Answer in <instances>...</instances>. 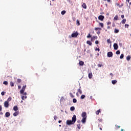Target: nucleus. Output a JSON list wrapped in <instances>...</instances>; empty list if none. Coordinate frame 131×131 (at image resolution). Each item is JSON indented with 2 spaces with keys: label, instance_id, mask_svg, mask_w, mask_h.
Returning <instances> with one entry per match:
<instances>
[{
  "label": "nucleus",
  "instance_id": "nucleus-1",
  "mask_svg": "<svg viewBox=\"0 0 131 131\" xmlns=\"http://www.w3.org/2000/svg\"><path fill=\"white\" fill-rule=\"evenodd\" d=\"M75 123H74L73 122V121L72 120H67V122H66V124L68 125H71V124H74Z\"/></svg>",
  "mask_w": 131,
  "mask_h": 131
},
{
  "label": "nucleus",
  "instance_id": "nucleus-2",
  "mask_svg": "<svg viewBox=\"0 0 131 131\" xmlns=\"http://www.w3.org/2000/svg\"><path fill=\"white\" fill-rule=\"evenodd\" d=\"M26 89V85H25L23 86L22 89L20 91V94H24L25 89Z\"/></svg>",
  "mask_w": 131,
  "mask_h": 131
},
{
  "label": "nucleus",
  "instance_id": "nucleus-3",
  "mask_svg": "<svg viewBox=\"0 0 131 131\" xmlns=\"http://www.w3.org/2000/svg\"><path fill=\"white\" fill-rule=\"evenodd\" d=\"M78 36V33L77 32L73 33L71 35L72 37H77Z\"/></svg>",
  "mask_w": 131,
  "mask_h": 131
},
{
  "label": "nucleus",
  "instance_id": "nucleus-4",
  "mask_svg": "<svg viewBox=\"0 0 131 131\" xmlns=\"http://www.w3.org/2000/svg\"><path fill=\"white\" fill-rule=\"evenodd\" d=\"M72 121H73L74 123H75V122L76 121V116L75 115H73V117L72 118Z\"/></svg>",
  "mask_w": 131,
  "mask_h": 131
},
{
  "label": "nucleus",
  "instance_id": "nucleus-5",
  "mask_svg": "<svg viewBox=\"0 0 131 131\" xmlns=\"http://www.w3.org/2000/svg\"><path fill=\"white\" fill-rule=\"evenodd\" d=\"M107 57H108V58H111V57H113V53H112V52H108L107 53Z\"/></svg>",
  "mask_w": 131,
  "mask_h": 131
},
{
  "label": "nucleus",
  "instance_id": "nucleus-6",
  "mask_svg": "<svg viewBox=\"0 0 131 131\" xmlns=\"http://www.w3.org/2000/svg\"><path fill=\"white\" fill-rule=\"evenodd\" d=\"M104 18H105V17L103 15H99L98 16V19H99L100 21H103V20H104Z\"/></svg>",
  "mask_w": 131,
  "mask_h": 131
},
{
  "label": "nucleus",
  "instance_id": "nucleus-7",
  "mask_svg": "<svg viewBox=\"0 0 131 131\" xmlns=\"http://www.w3.org/2000/svg\"><path fill=\"white\" fill-rule=\"evenodd\" d=\"M4 107H5V108L9 107V102L8 101L4 102Z\"/></svg>",
  "mask_w": 131,
  "mask_h": 131
},
{
  "label": "nucleus",
  "instance_id": "nucleus-8",
  "mask_svg": "<svg viewBox=\"0 0 131 131\" xmlns=\"http://www.w3.org/2000/svg\"><path fill=\"white\" fill-rule=\"evenodd\" d=\"M114 50H118V45H117V43H115L114 44Z\"/></svg>",
  "mask_w": 131,
  "mask_h": 131
},
{
  "label": "nucleus",
  "instance_id": "nucleus-9",
  "mask_svg": "<svg viewBox=\"0 0 131 131\" xmlns=\"http://www.w3.org/2000/svg\"><path fill=\"white\" fill-rule=\"evenodd\" d=\"M82 117L83 118H86V113L83 112L81 115Z\"/></svg>",
  "mask_w": 131,
  "mask_h": 131
},
{
  "label": "nucleus",
  "instance_id": "nucleus-10",
  "mask_svg": "<svg viewBox=\"0 0 131 131\" xmlns=\"http://www.w3.org/2000/svg\"><path fill=\"white\" fill-rule=\"evenodd\" d=\"M119 19V16L118 15H116L114 17V21H117Z\"/></svg>",
  "mask_w": 131,
  "mask_h": 131
},
{
  "label": "nucleus",
  "instance_id": "nucleus-11",
  "mask_svg": "<svg viewBox=\"0 0 131 131\" xmlns=\"http://www.w3.org/2000/svg\"><path fill=\"white\" fill-rule=\"evenodd\" d=\"M80 89H81V87H80L79 89H78L77 92L78 93H79L80 95H81V94H82V91Z\"/></svg>",
  "mask_w": 131,
  "mask_h": 131
},
{
  "label": "nucleus",
  "instance_id": "nucleus-12",
  "mask_svg": "<svg viewBox=\"0 0 131 131\" xmlns=\"http://www.w3.org/2000/svg\"><path fill=\"white\" fill-rule=\"evenodd\" d=\"M10 112H7L5 113V117H10Z\"/></svg>",
  "mask_w": 131,
  "mask_h": 131
},
{
  "label": "nucleus",
  "instance_id": "nucleus-13",
  "mask_svg": "<svg viewBox=\"0 0 131 131\" xmlns=\"http://www.w3.org/2000/svg\"><path fill=\"white\" fill-rule=\"evenodd\" d=\"M86 120V118H82L81 122H82V123H85Z\"/></svg>",
  "mask_w": 131,
  "mask_h": 131
},
{
  "label": "nucleus",
  "instance_id": "nucleus-14",
  "mask_svg": "<svg viewBox=\"0 0 131 131\" xmlns=\"http://www.w3.org/2000/svg\"><path fill=\"white\" fill-rule=\"evenodd\" d=\"M101 111H102V110H98L96 112V114L97 115H99V114L100 113H101Z\"/></svg>",
  "mask_w": 131,
  "mask_h": 131
},
{
  "label": "nucleus",
  "instance_id": "nucleus-15",
  "mask_svg": "<svg viewBox=\"0 0 131 131\" xmlns=\"http://www.w3.org/2000/svg\"><path fill=\"white\" fill-rule=\"evenodd\" d=\"M80 66H83L84 62L82 61H80L79 62Z\"/></svg>",
  "mask_w": 131,
  "mask_h": 131
},
{
  "label": "nucleus",
  "instance_id": "nucleus-16",
  "mask_svg": "<svg viewBox=\"0 0 131 131\" xmlns=\"http://www.w3.org/2000/svg\"><path fill=\"white\" fill-rule=\"evenodd\" d=\"M13 110L14 111H17L18 110V106L17 105H15L13 107Z\"/></svg>",
  "mask_w": 131,
  "mask_h": 131
},
{
  "label": "nucleus",
  "instance_id": "nucleus-17",
  "mask_svg": "<svg viewBox=\"0 0 131 131\" xmlns=\"http://www.w3.org/2000/svg\"><path fill=\"white\" fill-rule=\"evenodd\" d=\"M86 43H87V45H89V46H92V42L90 40L86 41Z\"/></svg>",
  "mask_w": 131,
  "mask_h": 131
},
{
  "label": "nucleus",
  "instance_id": "nucleus-18",
  "mask_svg": "<svg viewBox=\"0 0 131 131\" xmlns=\"http://www.w3.org/2000/svg\"><path fill=\"white\" fill-rule=\"evenodd\" d=\"M82 7H83V9H86V4H85V3H83Z\"/></svg>",
  "mask_w": 131,
  "mask_h": 131
},
{
  "label": "nucleus",
  "instance_id": "nucleus-19",
  "mask_svg": "<svg viewBox=\"0 0 131 131\" xmlns=\"http://www.w3.org/2000/svg\"><path fill=\"white\" fill-rule=\"evenodd\" d=\"M92 76H93V73H90L89 74V78H90L91 79V78H92Z\"/></svg>",
  "mask_w": 131,
  "mask_h": 131
},
{
  "label": "nucleus",
  "instance_id": "nucleus-20",
  "mask_svg": "<svg viewBox=\"0 0 131 131\" xmlns=\"http://www.w3.org/2000/svg\"><path fill=\"white\" fill-rule=\"evenodd\" d=\"M126 22V19H123L121 21L122 24H125Z\"/></svg>",
  "mask_w": 131,
  "mask_h": 131
},
{
  "label": "nucleus",
  "instance_id": "nucleus-21",
  "mask_svg": "<svg viewBox=\"0 0 131 131\" xmlns=\"http://www.w3.org/2000/svg\"><path fill=\"white\" fill-rule=\"evenodd\" d=\"M117 82V80H113L112 81V83L113 84H115Z\"/></svg>",
  "mask_w": 131,
  "mask_h": 131
},
{
  "label": "nucleus",
  "instance_id": "nucleus-22",
  "mask_svg": "<svg viewBox=\"0 0 131 131\" xmlns=\"http://www.w3.org/2000/svg\"><path fill=\"white\" fill-rule=\"evenodd\" d=\"M18 115H19V113H18V112H15L13 114L14 116H18Z\"/></svg>",
  "mask_w": 131,
  "mask_h": 131
},
{
  "label": "nucleus",
  "instance_id": "nucleus-23",
  "mask_svg": "<svg viewBox=\"0 0 131 131\" xmlns=\"http://www.w3.org/2000/svg\"><path fill=\"white\" fill-rule=\"evenodd\" d=\"M70 110L71 111H74V110H75V107H74V106H72L70 108Z\"/></svg>",
  "mask_w": 131,
  "mask_h": 131
},
{
  "label": "nucleus",
  "instance_id": "nucleus-24",
  "mask_svg": "<svg viewBox=\"0 0 131 131\" xmlns=\"http://www.w3.org/2000/svg\"><path fill=\"white\" fill-rule=\"evenodd\" d=\"M10 101H12V97H9L8 99H7V101H6L7 102H10Z\"/></svg>",
  "mask_w": 131,
  "mask_h": 131
},
{
  "label": "nucleus",
  "instance_id": "nucleus-25",
  "mask_svg": "<svg viewBox=\"0 0 131 131\" xmlns=\"http://www.w3.org/2000/svg\"><path fill=\"white\" fill-rule=\"evenodd\" d=\"M126 60L127 61H129L130 60V56L128 55L126 57Z\"/></svg>",
  "mask_w": 131,
  "mask_h": 131
},
{
  "label": "nucleus",
  "instance_id": "nucleus-26",
  "mask_svg": "<svg viewBox=\"0 0 131 131\" xmlns=\"http://www.w3.org/2000/svg\"><path fill=\"white\" fill-rule=\"evenodd\" d=\"M91 41H95V36H93V37H91Z\"/></svg>",
  "mask_w": 131,
  "mask_h": 131
},
{
  "label": "nucleus",
  "instance_id": "nucleus-27",
  "mask_svg": "<svg viewBox=\"0 0 131 131\" xmlns=\"http://www.w3.org/2000/svg\"><path fill=\"white\" fill-rule=\"evenodd\" d=\"M114 32L115 33H118V32H119V30L118 29H115Z\"/></svg>",
  "mask_w": 131,
  "mask_h": 131
},
{
  "label": "nucleus",
  "instance_id": "nucleus-28",
  "mask_svg": "<svg viewBox=\"0 0 131 131\" xmlns=\"http://www.w3.org/2000/svg\"><path fill=\"white\" fill-rule=\"evenodd\" d=\"M10 85H11V86H14L15 83H14V82H13L12 81H11L10 82Z\"/></svg>",
  "mask_w": 131,
  "mask_h": 131
},
{
  "label": "nucleus",
  "instance_id": "nucleus-29",
  "mask_svg": "<svg viewBox=\"0 0 131 131\" xmlns=\"http://www.w3.org/2000/svg\"><path fill=\"white\" fill-rule=\"evenodd\" d=\"M27 96H26V95L21 96L22 100H24L25 99H27Z\"/></svg>",
  "mask_w": 131,
  "mask_h": 131
},
{
  "label": "nucleus",
  "instance_id": "nucleus-30",
  "mask_svg": "<svg viewBox=\"0 0 131 131\" xmlns=\"http://www.w3.org/2000/svg\"><path fill=\"white\" fill-rule=\"evenodd\" d=\"M76 23H77V25H78V26H79V25H80V23H79V20L78 19H77L76 20Z\"/></svg>",
  "mask_w": 131,
  "mask_h": 131
},
{
  "label": "nucleus",
  "instance_id": "nucleus-31",
  "mask_svg": "<svg viewBox=\"0 0 131 131\" xmlns=\"http://www.w3.org/2000/svg\"><path fill=\"white\" fill-rule=\"evenodd\" d=\"M66 13V11L65 10H63V11H62L61 12V15H64Z\"/></svg>",
  "mask_w": 131,
  "mask_h": 131
},
{
  "label": "nucleus",
  "instance_id": "nucleus-32",
  "mask_svg": "<svg viewBox=\"0 0 131 131\" xmlns=\"http://www.w3.org/2000/svg\"><path fill=\"white\" fill-rule=\"evenodd\" d=\"M85 98V95H82L81 96V99L82 100L83 99H84Z\"/></svg>",
  "mask_w": 131,
  "mask_h": 131
},
{
  "label": "nucleus",
  "instance_id": "nucleus-33",
  "mask_svg": "<svg viewBox=\"0 0 131 131\" xmlns=\"http://www.w3.org/2000/svg\"><path fill=\"white\" fill-rule=\"evenodd\" d=\"M8 81H4L3 82V84H5L6 85H8Z\"/></svg>",
  "mask_w": 131,
  "mask_h": 131
},
{
  "label": "nucleus",
  "instance_id": "nucleus-34",
  "mask_svg": "<svg viewBox=\"0 0 131 131\" xmlns=\"http://www.w3.org/2000/svg\"><path fill=\"white\" fill-rule=\"evenodd\" d=\"M21 82H22V80H21L20 79H17L18 83H20Z\"/></svg>",
  "mask_w": 131,
  "mask_h": 131
},
{
  "label": "nucleus",
  "instance_id": "nucleus-35",
  "mask_svg": "<svg viewBox=\"0 0 131 131\" xmlns=\"http://www.w3.org/2000/svg\"><path fill=\"white\" fill-rule=\"evenodd\" d=\"M99 25L101 26V27H104V24L102 23H99Z\"/></svg>",
  "mask_w": 131,
  "mask_h": 131
},
{
  "label": "nucleus",
  "instance_id": "nucleus-36",
  "mask_svg": "<svg viewBox=\"0 0 131 131\" xmlns=\"http://www.w3.org/2000/svg\"><path fill=\"white\" fill-rule=\"evenodd\" d=\"M76 102H77V100H76V99L74 98L73 99V103H76Z\"/></svg>",
  "mask_w": 131,
  "mask_h": 131
},
{
  "label": "nucleus",
  "instance_id": "nucleus-37",
  "mask_svg": "<svg viewBox=\"0 0 131 131\" xmlns=\"http://www.w3.org/2000/svg\"><path fill=\"white\" fill-rule=\"evenodd\" d=\"M70 96L71 98H74V95H73V94H72L71 93H70Z\"/></svg>",
  "mask_w": 131,
  "mask_h": 131
},
{
  "label": "nucleus",
  "instance_id": "nucleus-38",
  "mask_svg": "<svg viewBox=\"0 0 131 131\" xmlns=\"http://www.w3.org/2000/svg\"><path fill=\"white\" fill-rule=\"evenodd\" d=\"M129 25L127 24H125V28H128Z\"/></svg>",
  "mask_w": 131,
  "mask_h": 131
},
{
  "label": "nucleus",
  "instance_id": "nucleus-39",
  "mask_svg": "<svg viewBox=\"0 0 131 131\" xmlns=\"http://www.w3.org/2000/svg\"><path fill=\"white\" fill-rule=\"evenodd\" d=\"M116 54L117 55H119V54H120V51H119V50L117 51L116 52Z\"/></svg>",
  "mask_w": 131,
  "mask_h": 131
},
{
  "label": "nucleus",
  "instance_id": "nucleus-40",
  "mask_svg": "<svg viewBox=\"0 0 131 131\" xmlns=\"http://www.w3.org/2000/svg\"><path fill=\"white\" fill-rule=\"evenodd\" d=\"M123 54H121L120 56V59H123Z\"/></svg>",
  "mask_w": 131,
  "mask_h": 131
},
{
  "label": "nucleus",
  "instance_id": "nucleus-41",
  "mask_svg": "<svg viewBox=\"0 0 131 131\" xmlns=\"http://www.w3.org/2000/svg\"><path fill=\"white\" fill-rule=\"evenodd\" d=\"M95 30L97 31V30H101V28H95Z\"/></svg>",
  "mask_w": 131,
  "mask_h": 131
},
{
  "label": "nucleus",
  "instance_id": "nucleus-42",
  "mask_svg": "<svg viewBox=\"0 0 131 131\" xmlns=\"http://www.w3.org/2000/svg\"><path fill=\"white\" fill-rule=\"evenodd\" d=\"M77 128H78V129H80V128H81L80 124H77Z\"/></svg>",
  "mask_w": 131,
  "mask_h": 131
},
{
  "label": "nucleus",
  "instance_id": "nucleus-43",
  "mask_svg": "<svg viewBox=\"0 0 131 131\" xmlns=\"http://www.w3.org/2000/svg\"><path fill=\"white\" fill-rule=\"evenodd\" d=\"M102 66H103V64H98V67H99V68H101V67H102Z\"/></svg>",
  "mask_w": 131,
  "mask_h": 131
},
{
  "label": "nucleus",
  "instance_id": "nucleus-44",
  "mask_svg": "<svg viewBox=\"0 0 131 131\" xmlns=\"http://www.w3.org/2000/svg\"><path fill=\"white\" fill-rule=\"evenodd\" d=\"M90 37H92V35H91V34H89L87 36V38H90Z\"/></svg>",
  "mask_w": 131,
  "mask_h": 131
},
{
  "label": "nucleus",
  "instance_id": "nucleus-45",
  "mask_svg": "<svg viewBox=\"0 0 131 131\" xmlns=\"http://www.w3.org/2000/svg\"><path fill=\"white\" fill-rule=\"evenodd\" d=\"M107 42L108 43H111V41L110 40V39L107 40Z\"/></svg>",
  "mask_w": 131,
  "mask_h": 131
},
{
  "label": "nucleus",
  "instance_id": "nucleus-46",
  "mask_svg": "<svg viewBox=\"0 0 131 131\" xmlns=\"http://www.w3.org/2000/svg\"><path fill=\"white\" fill-rule=\"evenodd\" d=\"M95 51H98V52H100V48H96L95 49Z\"/></svg>",
  "mask_w": 131,
  "mask_h": 131
},
{
  "label": "nucleus",
  "instance_id": "nucleus-47",
  "mask_svg": "<svg viewBox=\"0 0 131 131\" xmlns=\"http://www.w3.org/2000/svg\"><path fill=\"white\" fill-rule=\"evenodd\" d=\"M115 126H116V128H120V126L116 125Z\"/></svg>",
  "mask_w": 131,
  "mask_h": 131
},
{
  "label": "nucleus",
  "instance_id": "nucleus-48",
  "mask_svg": "<svg viewBox=\"0 0 131 131\" xmlns=\"http://www.w3.org/2000/svg\"><path fill=\"white\" fill-rule=\"evenodd\" d=\"M1 95H2V96H5V92H2L1 93Z\"/></svg>",
  "mask_w": 131,
  "mask_h": 131
},
{
  "label": "nucleus",
  "instance_id": "nucleus-49",
  "mask_svg": "<svg viewBox=\"0 0 131 131\" xmlns=\"http://www.w3.org/2000/svg\"><path fill=\"white\" fill-rule=\"evenodd\" d=\"M57 118H58L57 116H54V120H57Z\"/></svg>",
  "mask_w": 131,
  "mask_h": 131
},
{
  "label": "nucleus",
  "instance_id": "nucleus-50",
  "mask_svg": "<svg viewBox=\"0 0 131 131\" xmlns=\"http://www.w3.org/2000/svg\"><path fill=\"white\" fill-rule=\"evenodd\" d=\"M95 43L96 45H99V41L98 40L95 41Z\"/></svg>",
  "mask_w": 131,
  "mask_h": 131
},
{
  "label": "nucleus",
  "instance_id": "nucleus-51",
  "mask_svg": "<svg viewBox=\"0 0 131 131\" xmlns=\"http://www.w3.org/2000/svg\"><path fill=\"white\" fill-rule=\"evenodd\" d=\"M3 110V107H2V105H0V112Z\"/></svg>",
  "mask_w": 131,
  "mask_h": 131
},
{
  "label": "nucleus",
  "instance_id": "nucleus-52",
  "mask_svg": "<svg viewBox=\"0 0 131 131\" xmlns=\"http://www.w3.org/2000/svg\"><path fill=\"white\" fill-rule=\"evenodd\" d=\"M110 24H111V21L107 22V25H110Z\"/></svg>",
  "mask_w": 131,
  "mask_h": 131
},
{
  "label": "nucleus",
  "instance_id": "nucleus-53",
  "mask_svg": "<svg viewBox=\"0 0 131 131\" xmlns=\"http://www.w3.org/2000/svg\"><path fill=\"white\" fill-rule=\"evenodd\" d=\"M121 17L122 18V19H123V18H124V15H121Z\"/></svg>",
  "mask_w": 131,
  "mask_h": 131
},
{
  "label": "nucleus",
  "instance_id": "nucleus-54",
  "mask_svg": "<svg viewBox=\"0 0 131 131\" xmlns=\"http://www.w3.org/2000/svg\"><path fill=\"white\" fill-rule=\"evenodd\" d=\"M98 121H99V122H101V121H102V119H98Z\"/></svg>",
  "mask_w": 131,
  "mask_h": 131
},
{
  "label": "nucleus",
  "instance_id": "nucleus-55",
  "mask_svg": "<svg viewBox=\"0 0 131 131\" xmlns=\"http://www.w3.org/2000/svg\"><path fill=\"white\" fill-rule=\"evenodd\" d=\"M110 76H112V77H113L114 75H113V73H111L110 74Z\"/></svg>",
  "mask_w": 131,
  "mask_h": 131
},
{
  "label": "nucleus",
  "instance_id": "nucleus-56",
  "mask_svg": "<svg viewBox=\"0 0 131 131\" xmlns=\"http://www.w3.org/2000/svg\"><path fill=\"white\" fill-rule=\"evenodd\" d=\"M95 37V39H97V38H98V37H97V36H94Z\"/></svg>",
  "mask_w": 131,
  "mask_h": 131
},
{
  "label": "nucleus",
  "instance_id": "nucleus-57",
  "mask_svg": "<svg viewBox=\"0 0 131 131\" xmlns=\"http://www.w3.org/2000/svg\"><path fill=\"white\" fill-rule=\"evenodd\" d=\"M110 28H111L110 26H107V29H110Z\"/></svg>",
  "mask_w": 131,
  "mask_h": 131
},
{
  "label": "nucleus",
  "instance_id": "nucleus-58",
  "mask_svg": "<svg viewBox=\"0 0 131 131\" xmlns=\"http://www.w3.org/2000/svg\"><path fill=\"white\" fill-rule=\"evenodd\" d=\"M24 96H26L27 95V93L26 92L24 93Z\"/></svg>",
  "mask_w": 131,
  "mask_h": 131
},
{
  "label": "nucleus",
  "instance_id": "nucleus-59",
  "mask_svg": "<svg viewBox=\"0 0 131 131\" xmlns=\"http://www.w3.org/2000/svg\"><path fill=\"white\" fill-rule=\"evenodd\" d=\"M107 3H110V2H111V0H106Z\"/></svg>",
  "mask_w": 131,
  "mask_h": 131
},
{
  "label": "nucleus",
  "instance_id": "nucleus-60",
  "mask_svg": "<svg viewBox=\"0 0 131 131\" xmlns=\"http://www.w3.org/2000/svg\"><path fill=\"white\" fill-rule=\"evenodd\" d=\"M3 114H4V113H3L2 112H1L0 113V115H3Z\"/></svg>",
  "mask_w": 131,
  "mask_h": 131
},
{
  "label": "nucleus",
  "instance_id": "nucleus-61",
  "mask_svg": "<svg viewBox=\"0 0 131 131\" xmlns=\"http://www.w3.org/2000/svg\"><path fill=\"white\" fill-rule=\"evenodd\" d=\"M58 122H59V123H61V122H62V120H59Z\"/></svg>",
  "mask_w": 131,
  "mask_h": 131
},
{
  "label": "nucleus",
  "instance_id": "nucleus-62",
  "mask_svg": "<svg viewBox=\"0 0 131 131\" xmlns=\"http://www.w3.org/2000/svg\"><path fill=\"white\" fill-rule=\"evenodd\" d=\"M113 27H115V24H113Z\"/></svg>",
  "mask_w": 131,
  "mask_h": 131
},
{
  "label": "nucleus",
  "instance_id": "nucleus-63",
  "mask_svg": "<svg viewBox=\"0 0 131 131\" xmlns=\"http://www.w3.org/2000/svg\"><path fill=\"white\" fill-rule=\"evenodd\" d=\"M77 122H78V123H80V120H78Z\"/></svg>",
  "mask_w": 131,
  "mask_h": 131
},
{
  "label": "nucleus",
  "instance_id": "nucleus-64",
  "mask_svg": "<svg viewBox=\"0 0 131 131\" xmlns=\"http://www.w3.org/2000/svg\"><path fill=\"white\" fill-rule=\"evenodd\" d=\"M18 89H21V86L18 85Z\"/></svg>",
  "mask_w": 131,
  "mask_h": 131
}]
</instances>
